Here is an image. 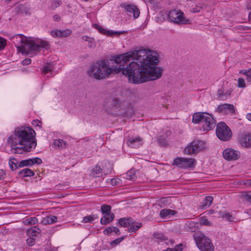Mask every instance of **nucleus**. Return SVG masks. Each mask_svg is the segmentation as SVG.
Returning a JSON list of instances; mask_svg holds the SVG:
<instances>
[{
    "label": "nucleus",
    "mask_w": 251,
    "mask_h": 251,
    "mask_svg": "<svg viewBox=\"0 0 251 251\" xmlns=\"http://www.w3.org/2000/svg\"><path fill=\"white\" fill-rule=\"evenodd\" d=\"M156 52L139 49L112 57L111 62L105 59L92 64L88 71L89 76L97 80L108 78L112 74L122 71L133 84H141L161 77L163 70L156 65L159 62Z\"/></svg>",
    "instance_id": "f257e3e1"
},
{
    "label": "nucleus",
    "mask_w": 251,
    "mask_h": 251,
    "mask_svg": "<svg viewBox=\"0 0 251 251\" xmlns=\"http://www.w3.org/2000/svg\"><path fill=\"white\" fill-rule=\"evenodd\" d=\"M35 136V131L30 127H17L14 133L9 137L8 143L11 145L14 153L22 154L30 151L36 147L37 144Z\"/></svg>",
    "instance_id": "f03ea898"
},
{
    "label": "nucleus",
    "mask_w": 251,
    "mask_h": 251,
    "mask_svg": "<svg viewBox=\"0 0 251 251\" xmlns=\"http://www.w3.org/2000/svg\"><path fill=\"white\" fill-rule=\"evenodd\" d=\"M10 40L15 44L18 51L22 53H30L32 51H38L40 48L48 49L49 44L46 41H35L30 37H26L23 34L13 36Z\"/></svg>",
    "instance_id": "7ed1b4c3"
},
{
    "label": "nucleus",
    "mask_w": 251,
    "mask_h": 251,
    "mask_svg": "<svg viewBox=\"0 0 251 251\" xmlns=\"http://www.w3.org/2000/svg\"><path fill=\"white\" fill-rule=\"evenodd\" d=\"M194 238L201 251H214V247L210 240L201 233H195Z\"/></svg>",
    "instance_id": "20e7f679"
},
{
    "label": "nucleus",
    "mask_w": 251,
    "mask_h": 251,
    "mask_svg": "<svg viewBox=\"0 0 251 251\" xmlns=\"http://www.w3.org/2000/svg\"><path fill=\"white\" fill-rule=\"evenodd\" d=\"M216 133L218 138L222 141L229 140L232 137V132L224 122H220L217 126Z\"/></svg>",
    "instance_id": "39448f33"
},
{
    "label": "nucleus",
    "mask_w": 251,
    "mask_h": 251,
    "mask_svg": "<svg viewBox=\"0 0 251 251\" xmlns=\"http://www.w3.org/2000/svg\"><path fill=\"white\" fill-rule=\"evenodd\" d=\"M169 20L176 24H189L190 21L183 16V13L180 10H173L168 14Z\"/></svg>",
    "instance_id": "423d86ee"
},
{
    "label": "nucleus",
    "mask_w": 251,
    "mask_h": 251,
    "mask_svg": "<svg viewBox=\"0 0 251 251\" xmlns=\"http://www.w3.org/2000/svg\"><path fill=\"white\" fill-rule=\"evenodd\" d=\"M203 148V142L197 140L190 143L184 149V152L188 154H193L198 153Z\"/></svg>",
    "instance_id": "0eeeda50"
},
{
    "label": "nucleus",
    "mask_w": 251,
    "mask_h": 251,
    "mask_svg": "<svg viewBox=\"0 0 251 251\" xmlns=\"http://www.w3.org/2000/svg\"><path fill=\"white\" fill-rule=\"evenodd\" d=\"M195 162V159L192 158H177L174 160L173 164L181 168L186 169L193 167Z\"/></svg>",
    "instance_id": "6e6552de"
},
{
    "label": "nucleus",
    "mask_w": 251,
    "mask_h": 251,
    "mask_svg": "<svg viewBox=\"0 0 251 251\" xmlns=\"http://www.w3.org/2000/svg\"><path fill=\"white\" fill-rule=\"evenodd\" d=\"M202 128L204 131H209L216 125L215 120L209 114L206 113L205 117L202 122Z\"/></svg>",
    "instance_id": "1a4fd4ad"
},
{
    "label": "nucleus",
    "mask_w": 251,
    "mask_h": 251,
    "mask_svg": "<svg viewBox=\"0 0 251 251\" xmlns=\"http://www.w3.org/2000/svg\"><path fill=\"white\" fill-rule=\"evenodd\" d=\"M223 155L224 158L227 160H235L238 159L240 156V152L231 148L225 149Z\"/></svg>",
    "instance_id": "9d476101"
},
{
    "label": "nucleus",
    "mask_w": 251,
    "mask_h": 251,
    "mask_svg": "<svg viewBox=\"0 0 251 251\" xmlns=\"http://www.w3.org/2000/svg\"><path fill=\"white\" fill-rule=\"evenodd\" d=\"M123 5L126 11L130 15L132 14L135 19L139 17L140 11L136 6L130 4H123Z\"/></svg>",
    "instance_id": "9b49d317"
},
{
    "label": "nucleus",
    "mask_w": 251,
    "mask_h": 251,
    "mask_svg": "<svg viewBox=\"0 0 251 251\" xmlns=\"http://www.w3.org/2000/svg\"><path fill=\"white\" fill-rule=\"evenodd\" d=\"M227 111H228L229 112L232 113H234V106L231 104L225 103L220 105L217 109V111L219 113H225Z\"/></svg>",
    "instance_id": "f8f14e48"
},
{
    "label": "nucleus",
    "mask_w": 251,
    "mask_h": 251,
    "mask_svg": "<svg viewBox=\"0 0 251 251\" xmlns=\"http://www.w3.org/2000/svg\"><path fill=\"white\" fill-rule=\"evenodd\" d=\"M94 27L95 28L97 29L99 31V32H100L101 33L105 34V35H107L109 36H112L114 34H116V35H119L120 34L126 33V31H114H114H112L107 30L102 28L101 26H100V25H99L98 24H96L94 25Z\"/></svg>",
    "instance_id": "ddd939ff"
},
{
    "label": "nucleus",
    "mask_w": 251,
    "mask_h": 251,
    "mask_svg": "<svg viewBox=\"0 0 251 251\" xmlns=\"http://www.w3.org/2000/svg\"><path fill=\"white\" fill-rule=\"evenodd\" d=\"M71 34L72 31L69 29H67L64 30H52L51 32V35L53 37H66L70 35Z\"/></svg>",
    "instance_id": "4468645a"
},
{
    "label": "nucleus",
    "mask_w": 251,
    "mask_h": 251,
    "mask_svg": "<svg viewBox=\"0 0 251 251\" xmlns=\"http://www.w3.org/2000/svg\"><path fill=\"white\" fill-rule=\"evenodd\" d=\"M142 139L140 137L129 138L127 141V144L131 148H136L142 145Z\"/></svg>",
    "instance_id": "2eb2a0df"
},
{
    "label": "nucleus",
    "mask_w": 251,
    "mask_h": 251,
    "mask_svg": "<svg viewBox=\"0 0 251 251\" xmlns=\"http://www.w3.org/2000/svg\"><path fill=\"white\" fill-rule=\"evenodd\" d=\"M118 223L121 226L126 227L130 226V225L134 224L135 221L130 217H125L120 218L119 220Z\"/></svg>",
    "instance_id": "dca6fc26"
},
{
    "label": "nucleus",
    "mask_w": 251,
    "mask_h": 251,
    "mask_svg": "<svg viewBox=\"0 0 251 251\" xmlns=\"http://www.w3.org/2000/svg\"><path fill=\"white\" fill-rule=\"evenodd\" d=\"M206 112H196L193 115L192 122L194 124L202 123Z\"/></svg>",
    "instance_id": "f3484780"
},
{
    "label": "nucleus",
    "mask_w": 251,
    "mask_h": 251,
    "mask_svg": "<svg viewBox=\"0 0 251 251\" xmlns=\"http://www.w3.org/2000/svg\"><path fill=\"white\" fill-rule=\"evenodd\" d=\"M240 142L242 146L246 148L251 147V134H246L243 136L240 140Z\"/></svg>",
    "instance_id": "a211bd4d"
},
{
    "label": "nucleus",
    "mask_w": 251,
    "mask_h": 251,
    "mask_svg": "<svg viewBox=\"0 0 251 251\" xmlns=\"http://www.w3.org/2000/svg\"><path fill=\"white\" fill-rule=\"evenodd\" d=\"M219 216L225 218L226 220L230 222H235L237 219L235 215L228 212H219Z\"/></svg>",
    "instance_id": "6ab92c4d"
},
{
    "label": "nucleus",
    "mask_w": 251,
    "mask_h": 251,
    "mask_svg": "<svg viewBox=\"0 0 251 251\" xmlns=\"http://www.w3.org/2000/svg\"><path fill=\"white\" fill-rule=\"evenodd\" d=\"M115 216L113 213L105 214L100 219V223L102 225H106L112 222L114 219Z\"/></svg>",
    "instance_id": "aec40b11"
},
{
    "label": "nucleus",
    "mask_w": 251,
    "mask_h": 251,
    "mask_svg": "<svg viewBox=\"0 0 251 251\" xmlns=\"http://www.w3.org/2000/svg\"><path fill=\"white\" fill-rule=\"evenodd\" d=\"M213 200V198L212 196H207L204 198L203 202L201 203L199 207L201 209H205L207 207H209Z\"/></svg>",
    "instance_id": "412c9836"
},
{
    "label": "nucleus",
    "mask_w": 251,
    "mask_h": 251,
    "mask_svg": "<svg viewBox=\"0 0 251 251\" xmlns=\"http://www.w3.org/2000/svg\"><path fill=\"white\" fill-rule=\"evenodd\" d=\"M41 229L37 226L32 227L27 230V234L29 237H35L38 236L41 232Z\"/></svg>",
    "instance_id": "4be33fe9"
},
{
    "label": "nucleus",
    "mask_w": 251,
    "mask_h": 251,
    "mask_svg": "<svg viewBox=\"0 0 251 251\" xmlns=\"http://www.w3.org/2000/svg\"><path fill=\"white\" fill-rule=\"evenodd\" d=\"M90 175L93 177L101 176L102 175V170L98 165H97L91 170Z\"/></svg>",
    "instance_id": "5701e85b"
},
{
    "label": "nucleus",
    "mask_w": 251,
    "mask_h": 251,
    "mask_svg": "<svg viewBox=\"0 0 251 251\" xmlns=\"http://www.w3.org/2000/svg\"><path fill=\"white\" fill-rule=\"evenodd\" d=\"M176 211L169 209H163L160 212V216L162 218H166L176 214Z\"/></svg>",
    "instance_id": "b1692460"
},
{
    "label": "nucleus",
    "mask_w": 251,
    "mask_h": 251,
    "mask_svg": "<svg viewBox=\"0 0 251 251\" xmlns=\"http://www.w3.org/2000/svg\"><path fill=\"white\" fill-rule=\"evenodd\" d=\"M123 177L132 181L135 180L136 178L135 170L134 169L130 170L126 174L123 175Z\"/></svg>",
    "instance_id": "393cba45"
},
{
    "label": "nucleus",
    "mask_w": 251,
    "mask_h": 251,
    "mask_svg": "<svg viewBox=\"0 0 251 251\" xmlns=\"http://www.w3.org/2000/svg\"><path fill=\"white\" fill-rule=\"evenodd\" d=\"M112 232L115 233L117 235H119L121 233L118 228L115 226H110L105 228L103 230V233L105 235H109Z\"/></svg>",
    "instance_id": "a878e982"
},
{
    "label": "nucleus",
    "mask_w": 251,
    "mask_h": 251,
    "mask_svg": "<svg viewBox=\"0 0 251 251\" xmlns=\"http://www.w3.org/2000/svg\"><path fill=\"white\" fill-rule=\"evenodd\" d=\"M22 177H25L27 176H32L34 175V173L33 171L29 169L25 168L20 171L19 173Z\"/></svg>",
    "instance_id": "bb28decb"
},
{
    "label": "nucleus",
    "mask_w": 251,
    "mask_h": 251,
    "mask_svg": "<svg viewBox=\"0 0 251 251\" xmlns=\"http://www.w3.org/2000/svg\"><path fill=\"white\" fill-rule=\"evenodd\" d=\"M57 220V218L55 216H47L43 219V223L45 225L51 224L56 222Z\"/></svg>",
    "instance_id": "cd10ccee"
},
{
    "label": "nucleus",
    "mask_w": 251,
    "mask_h": 251,
    "mask_svg": "<svg viewBox=\"0 0 251 251\" xmlns=\"http://www.w3.org/2000/svg\"><path fill=\"white\" fill-rule=\"evenodd\" d=\"M66 146V142L61 139L54 140L52 144L55 148H64Z\"/></svg>",
    "instance_id": "c85d7f7f"
},
{
    "label": "nucleus",
    "mask_w": 251,
    "mask_h": 251,
    "mask_svg": "<svg viewBox=\"0 0 251 251\" xmlns=\"http://www.w3.org/2000/svg\"><path fill=\"white\" fill-rule=\"evenodd\" d=\"M142 226V223L136 222L135 221V223L133 225H130V226L127 229V231L128 232H135L137 231L140 227H141Z\"/></svg>",
    "instance_id": "c756f323"
},
{
    "label": "nucleus",
    "mask_w": 251,
    "mask_h": 251,
    "mask_svg": "<svg viewBox=\"0 0 251 251\" xmlns=\"http://www.w3.org/2000/svg\"><path fill=\"white\" fill-rule=\"evenodd\" d=\"M82 39L84 41L88 42L87 45L89 48H94L95 47L94 40L93 38L85 35L82 37Z\"/></svg>",
    "instance_id": "7c9ffc66"
},
{
    "label": "nucleus",
    "mask_w": 251,
    "mask_h": 251,
    "mask_svg": "<svg viewBox=\"0 0 251 251\" xmlns=\"http://www.w3.org/2000/svg\"><path fill=\"white\" fill-rule=\"evenodd\" d=\"M240 198L244 199V200L251 204V193L249 192H244L239 195Z\"/></svg>",
    "instance_id": "2f4dec72"
},
{
    "label": "nucleus",
    "mask_w": 251,
    "mask_h": 251,
    "mask_svg": "<svg viewBox=\"0 0 251 251\" xmlns=\"http://www.w3.org/2000/svg\"><path fill=\"white\" fill-rule=\"evenodd\" d=\"M23 222L26 225H35L38 223V220L36 217H31L25 219Z\"/></svg>",
    "instance_id": "473e14b6"
},
{
    "label": "nucleus",
    "mask_w": 251,
    "mask_h": 251,
    "mask_svg": "<svg viewBox=\"0 0 251 251\" xmlns=\"http://www.w3.org/2000/svg\"><path fill=\"white\" fill-rule=\"evenodd\" d=\"M18 162L17 159L14 158L10 157L9 161V165L10 169L12 170H14L17 168V164L18 165Z\"/></svg>",
    "instance_id": "72a5a7b5"
},
{
    "label": "nucleus",
    "mask_w": 251,
    "mask_h": 251,
    "mask_svg": "<svg viewBox=\"0 0 251 251\" xmlns=\"http://www.w3.org/2000/svg\"><path fill=\"white\" fill-rule=\"evenodd\" d=\"M54 67L52 64L51 63H47L44 66V67L42 69V72L44 74H46L48 73L51 72Z\"/></svg>",
    "instance_id": "f704fd0d"
},
{
    "label": "nucleus",
    "mask_w": 251,
    "mask_h": 251,
    "mask_svg": "<svg viewBox=\"0 0 251 251\" xmlns=\"http://www.w3.org/2000/svg\"><path fill=\"white\" fill-rule=\"evenodd\" d=\"M32 165H33V163L31 159L22 160L18 163V167H23Z\"/></svg>",
    "instance_id": "c9c22d12"
},
{
    "label": "nucleus",
    "mask_w": 251,
    "mask_h": 251,
    "mask_svg": "<svg viewBox=\"0 0 251 251\" xmlns=\"http://www.w3.org/2000/svg\"><path fill=\"white\" fill-rule=\"evenodd\" d=\"M61 3L62 2L61 0H53L50 5L49 6V8L51 10H54L60 6Z\"/></svg>",
    "instance_id": "e433bc0d"
},
{
    "label": "nucleus",
    "mask_w": 251,
    "mask_h": 251,
    "mask_svg": "<svg viewBox=\"0 0 251 251\" xmlns=\"http://www.w3.org/2000/svg\"><path fill=\"white\" fill-rule=\"evenodd\" d=\"M153 236L155 239L160 240L161 241H166L167 240V237H166L162 233H154Z\"/></svg>",
    "instance_id": "4c0bfd02"
},
{
    "label": "nucleus",
    "mask_w": 251,
    "mask_h": 251,
    "mask_svg": "<svg viewBox=\"0 0 251 251\" xmlns=\"http://www.w3.org/2000/svg\"><path fill=\"white\" fill-rule=\"evenodd\" d=\"M97 218V216L95 215L85 216L83 218L82 222L84 223H89L92 221L95 220Z\"/></svg>",
    "instance_id": "58836bf2"
},
{
    "label": "nucleus",
    "mask_w": 251,
    "mask_h": 251,
    "mask_svg": "<svg viewBox=\"0 0 251 251\" xmlns=\"http://www.w3.org/2000/svg\"><path fill=\"white\" fill-rule=\"evenodd\" d=\"M111 206L108 205H102L101 206V211L103 214H108L111 213Z\"/></svg>",
    "instance_id": "ea45409f"
},
{
    "label": "nucleus",
    "mask_w": 251,
    "mask_h": 251,
    "mask_svg": "<svg viewBox=\"0 0 251 251\" xmlns=\"http://www.w3.org/2000/svg\"><path fill=\"white\" fill-rule=\"evenodd\" d=\"M122 181L120 178H115L111 179L110 184L113 186H117L121 185Z\"/></svg>",
    "instance_id": "a19ab883"
},
{
    "label": "nucleus",
    "mask_w": 251,
    "mask_h": 251,
    "mask_svg": "<svg viewBox=\"0 0 251 251\" xmlns=\"http://www.w3.org/2000/svg\"><path fill=\"white\" fill-rule=\"evenodd\" d=\"M200 224L204 226H209L210 222L209 221L204 217H202L200 219Z\"/></svg>",
    "instance_id": "79ce46f5"
},
{
    "label": "nucleus",
    "mask_w": 251,
    "mask_h": 251,
    "mask_svg": "<svg viewBox=\"0 0 251 251\" xmlns=\"http://www.w3.org/2000/svg\"><path fill=\"white\" fill-rule=\"evenodd\" d=\"M238 86L240 88H245L246 87V83L244 78H239L238 79Z\"/></svg>",
    "instance_id": "37998d69"
},
{
    "label": "nucleus",
    "mask_w": 251,
    "mask_h": 251,
    "mask_svg": "<svg viewBox=\"0 0 251 251\" xmlns=\"http://www.w3.org/2000/svg\"><path fill=\"white\" fill-rule=\"evenodd\" d=\"M202 9V6L201 5H200V4L196 5L195 6V7H193L191 9V11L193 13H197V12H199Z\"/></svg>",
    "instance_id": "c03bdc74"
},
{
    "label": "nucleus",
    "mask_w": 251,
    "mask_h": 251,
    "mask_svg": "<svg viewBox=\"0 0 251 251\" xmlns=\"http://www.w3.org/2000/svg\"><path fill=\"white\" fill-rule=\"evenodd\" d=\"M35 241L34 239L31 237L26 239V243L29 246H32L35 244Z\"/></svg>",
    "instance_id": "a18cd8bd"
},
{
    "label": "nucleus",
    "mask_w": 251,
    "mask_h": 251,
    "mask_svg": "<svg viewBox=\"0 0 251 251\" xmlns=\"http://www.w3.org/2000/svg\"><path fill=\"white\" fill-rule=\"evenodd\" d=\"M31 160H32L33 165L35 164L39 165V164H41L42 162L41 159H40V158H38V157H35V158L31 159Z\"/></svg>",
    "instance_id": "49530a36"
},
{
    "label": "nucleus",
    "mask_w": 251,
    "mask_h": 251,
    "mask_svg": "<svg viewBox=\"0 0 251 251\" xmlns=\"http://www.w3.org/2000/svg\"><path fill=\"white\" fill-rule=\"evenodd\" d=\"M6 40L0 37V50L3 49L6 46Z\"/></svg>",
    "instance_id": "de8ad7c7"
},
{
    "label": "nucleus",
    "mask_w": 251,
    "mask_h": 251,
    "mask_svg": "<svg viewBox=\"0 0 251 251\" xmlns=\"http://www.w3.org/2000/svg\"><path fill=\"white\" fill-rule=\"evenodd\" d=\"M31 60L29 58H26L23 60L22 62V64L23 65H27L31 63Z\"/></svg>",
    "instance_id": "09e8293b"
},
{
    "label": "nucleus",
    "mask_w": 251,
    "mask_h": 251,
    "mask_svg": "<svg viewBox=\"0 0 251 251\" xmlns=\"http://www.w3.org/2000/svg\"><path fill=\"white\" fill-rule=\"evenodd\" d=\"M124 239V238L123 237H121V238H117L114 240H113L112 242H111V244H115V245H117L119 243H120L121 242H122L123 241V240Z\"/></svg>",
    "instance_id": "8fccbe9b"
},
{
    "label": "nucleus",
    "mask_w": 251,
    "mask_h": 251,
    "mask_svg": "<svg viewBox=\"0 0 251 251\" xmlns=\"http://www.w3.org/2000/svg\"><path fill=\"white\" fill-rule=\"evenodd\" d=\"M174 250L175 251H182V245L181 244H179L176 246L175 248H174Z\"/></svg>",
    "instance_id": "3c124183"
},
{
    "label": "nucleus",
    "mask_w": 251,
    "mask_h": 251,
    "mask_svg": "<svg viewBox=\"0 0 251 251\" xmlns=\"http://www.w3.org/2000/svg\"><path fill=\"white\" fill-rule=\"evenodd\" d=\"M246 79L249 82L251 83V68L249 70V73L247 74Z\"/></svg>",
    "instance_id": "603ef678"
},
{
    "label": "nucleus",
    "mask_w": 251,
    "mask_h": 251,
    "mask_svg": "<svg viewBox=\"0 0 251 251\" xmlns=\"http://www.w3.org/2000/svg\"><path fill=\"white\" fill-rule=\"evenodd\" d=\"M218 96L219 98H222L225 96V93H224L222 90H219L218 91Z\"/></svg>",
    "instance_id": "864d4df0"
},
{
    "label": "nucleus",
    "mask_w": 251,
    "mask_h": 251,
    "mask_svg": "<svg viewBox=\"0 0 251 251\" xmlns=\"http://www.w3.org/2000/svg\"><path fill=\"white\" fill-rule=\"evenodd\" d=\"M60 17L59 15L55 14L53 16V19L55 22H58L60 20Z\"/></svg>",
    "instance_id": "5fc2aeb1"
},
{
    "label": "nucleus",
    "mask_w": 251,
    "mask_h": 251,
    "mask_svg": "<svg viewBox=\"0 0 251 251\" xmlns=\"http://www.w3.org/2000/svg\"><path fill=\"white\" fill-rule=\"evenodd\" d=\"M249 73V70H242L239 71L240 74H242L244 75H245L247 76V74H248Z\"/></svg>",
    "instance_id": "6e6d98bb"
},
{
    "label": "nucleus",
    "mask_w": 251,
    "mask_h": 251,
    "mask_svg": "<svg viewBox=\"0 0 251 251\" xmlns=\"http://www.w3.org/2000/svg\"><path fill=\"white\" fill-rule=\"evenodd\" d=\"M5 175V173L2 170H0V179H3Z\"/></svg>",
    "instance_id": "4d7b16f0"
},
{
    "label": "nucleus",
    "mask_w": 251,
    "mask_h": 251,
    "mask_svg": "<svg viewBox=\"0 0 251 251\" xmlns=\"http://www.w3.org/2000/svg\"><path fill=\"white\" fill-rule=\"evenodd\" d=\"M39 123H40V122L39 121H38V120H33L32 122V125L34 126H39L38 124Z\"/></svg>",
    "instance_id": "13d9d810"
},
{
    "label": "nucleus",
    "mask_w": 251,
    "mask_h": 251,
    "mask_svg": "<svg viewBox=\"0 0 251 251\" xmlns=\"http://www.w3.org/2000/svg\"><path fill=\"white\" fill-rule=\"evenodd\" d=\"M207 212H208V214H209V215H212V214H214V210H213V209H210V210H209L207 211Z\"/></svg>",
    "instance_id": "bf43d9fd"
},
{
    "label": "nucleus",
    "mask_w": 251,
    "mask_h": 251,
    "mask_svg": "<svg viewBox=\"0 0 251 251\" xmlns=\"http://www.w3.org/2000/svg\"><path fill=\"white\" fill-rule=\"evenodd\" d=\"M246 117L249 121H251V113L247 114Z\"/></svg>",
    "instance_id": "052dcab7"
},
{
    "label": "nucleus",
    "mask_w": 251,
    "mask_h": 251,
    "mask_svg": "<svg viewBox=\"0 0 251 251\" xmlns=\"http://www.w3.org/2000/svg\"><path fill=\"white\" fill-rule=\"evenodd\" d=\"M174 243V241L173 240H169V242L167 243V244H168V245H173Z\"/></svg>",
    "instance_id": "680f3d73"
},
{
    "label": "nucleus",
    "mask_w": 251,
    "mask_h": 251,
    "mask_svg": "<svg viewBox=\"0 0 251 251\" xmlns=\"http://www.w3.org/2000/svg\"><path fill=\"white\" fill-rule=\"evenodd\" d=\"M230 92H231L230 90L226 91V93H225V97H226L227 96L230 95Z\"/></svg>",
    "instance_id": "e2e57ef3"
},
{
    "label": "nucleus",
    "mask_w": 251,
    "mask_h": 251,
    "mask_svg": "<svg viewBox=\"0 0 251 251\" xmlns=\"http://www.w3.org/2000/svg\"><path fill=\"white\" fill-rule=\"evenodd\" d=\"M200 5H201L202 6V8H206L207 7V5L205 3H202L199 4Z\"/></svg>",
    "instance_id": "0e129e2a"
},
{
    "label": "nucleus",
    "mask_w": 251,
    "mask_h": 251,
    "mask_svg": "<svg viewBox=\"0 0 251 251\" xmlns=\"http://www.w3.org/2000/svg\"><path fill=\"white\" fill-rule=\"evenodd\" d=\"M246 184L251 185V179L248 180L247 183H245Z\"/></svg>",
    "instance_id": "69168bd1"
},
{
    "label": "nucleus",
    "mask_w": 251,
    "mask_h": 251,
    "mask_svg": "<svg viewBox=\"0 0 251 251\" xmlns=\"http://www.w3.org/2000/svg\"><path fill=\"white\" fill-rule=\"evenodd\" d=\"M167 250H168V251H175L174 250V248H167Z\"/></svg>",
    "instance_id": "338daca9"
},
{
    "label": "nucleus",
    "mask_w": 251,
    "mask_h": 251,
    "mask_svg": "<svg viewBox=\"0 0 251 251\" xmlns=\"http://www.w3.org/2000/svg\"><path fill=\"white\" fill-rule=\"evenodd\" d=\"M18 7H19L20 8H22V7H25V6H24L23 5H19Z\"/></svg>",
    "instance_id": "774afa93"
}]
</instances>
